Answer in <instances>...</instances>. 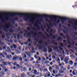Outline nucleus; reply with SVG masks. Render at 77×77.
Returning <instances> with one entry per match:
<instances>
[{"mask_svg":"<svg viewBox=\"0 0 77 77\" xmlns=\"http://www.w3.org/2000/svg\"><path fill=\"white\" fill-rule=\"evenodd\" d=\"M63 31L64 33H66V31L64 29H63Z\"/></svg>","mask_w":77,"mask_h":77,"instance_id":"obj_48","label":"nucleus"},{"mask_svg":"<svg viewBox=\"0 0 77 77\" xmlns=\"http://www.w3.org/2000/svg\"><path fill=\"white\" fill-rule=\"evenodd\" d=\"M58 75L59 77V76H62V75H62V74H58Z\"/></svg>","mask_w":77,"mask_h":77,"instance_id":"obj_62","label":"nucleus"},{"mask_svg":"<svg viewBox=\"0 0 77 77\" xmlns=\"http://www.w3.org/2000/svg\"><path fill=\"white\" fill-rule=\"evenodd\" d=\"M23 69L24 71H27V68H26V67H25L23 68Z\"/></svg>","mask_w":77,"mask_h":77,"instance_id":"obj_49","label":"nucleus"},{"mask_svg":"<svg viewBox=\"0 0 77 77\" xmlns=\"http://www.w3.org/2000/svg\"><path fill=\"white\" fill-rule=\"evenodd\" d=\"M38 35H43V33L41 32H38Z\"/></svg>","mask_w":77,"mask_h":77,"instance_id":"obj_29","label":"nucleus"},{"mask_svg":"<svg viewBox=\"0 0 77 77\" xmlns=\"http://www.w3.org/2000/svg\"><path fill=\"white\" fill-rule=\"evenodd\" d=\"M13 46L14 48H17V45H13Z\"/></svg>","mask_w":77,"mask_h":77,"instance_id":"obj_53","label":"nucleus"},{"mask_svg":"<svg viewBox=\"0 0 77 77\" xmlns=\"http://www.w3.org/2000/svg\"><path fill=\"white\" fill-rule=\"evenodd\" d=\"M61 19H60V20H61V21L62 24H64V23H65V21H66V20H69V23L70 24H73V21H75V20H70V19L68 18V17H61Z\"/></svg>","mask_w":77,"mask_h":77,"instance_id":"obj_3","label":"nucleus"},{"mask_svg":"<svg viewBox=\"0 0 77 77\" xmlns=\"http://www.w3.org/2000/svg\"><path fill=\"white\" fill-rule=\"evenodd\" d=\"M13 35L14 36V38H16L17 36H16L17 34V33H13Z\"/></svg>","mask_w":77,"mask_h":77,"instance_id":"obj_27","label":"nucleus"},{"mask_svg":"<svg viewBox=\"0 0 77 77\" xmlns=\"http://www.w3.org/2000/svg\"><path fill=\"white\" fill-rule=\"evenodd\" d=\"M5 18H6V20L7 21H8V20L9 19V17L8 16H6Z\"/></svg>","mask_w":77,"mask_h":77,"instance_id":"obj_43","label":"nucleus"},{"mask_svg":"<svg viewBox=\"0 0 77 77\" xmlns=\"http://www.w3.org/2000/svg\"><path fill=\"white\" fill-rule=\"evenodd\" d=\"M49 25L50 26H51V27H53V25L52 24V23L51 22H50V23L49 24Z\"/></svg>","mask_w":77,"mask_h":77,"instance_id":"obj_52","label":"nucleus"},{"mask_svg":"<svg viewBox=\"0 0 77 77\" xmlns=\"http://www.w3.org/2000/svg\"><path fill=\"white\" fill-rule=\"evenodd\" d=\"M37 16L38 17H40L42 18V17H45V18H52L53 20H54L55 22H56L57 23H60V21L59 20H58L56 21V20L57 19V18H59V19H61L62 18L61 17L58 16H56L55 17H54V16L53 15H48L45 14L43 15H41L40 14H37Z\"/></svg>","mask_w":77,"mask_h":77,"instance_id":"obj_2","label":"nucleus"},{"mask_svg":"<svg viewBox=\"0 0 77 77\" xmlns=\"http://www.w3.org/2000/svg\"><path fill=\"white\" fill-rule=\"evenodd\" d=\"M58 35H55V36L54 35L52 37V39H56L58 37Z\"/></svg>","mask_w":77,"mask_h":77,"instance_id":"obj_17","label":"nucleus"},{"mask_svg":"<svg viewBox=\"0 0 77 77\" xmlns=\"http://www.w3.org/2000/svg\"><path fill=\"white\" fill-rule=\"evenodd\" d=\"M24 44H25V45H27V44H28V42H24Z\"/></svg>","mask_w":77,"mask_h":77,"instance_id":"obj_64","label":"nucleus"},{"mask_svg":"<svg viewBox=\"0 0 77 77\" xmlns=\"http://www.w3.org/2000/svg\"><path fill=\"white\" fill-rule=\"evenodd\" d=\"M52 48H53L54 50H58V47H55L54 46H52Z\"/></svg>","mask_w":77,"mask_h":77,"instance_id":"obj_13","label":"nucleus"},{"mask_svg":"<svg viewBox=\"0 0 77 77\" xmlns=\"http://www.w3.org/2000/svg\"><path fill=\"white\" fill-rule=\"evenodd\" d=\"M14 20L15 21H18V19L17 18H16L14 19Z\"/></svg>","mask_w":77,"mask_h":77,"instance_id":"obj_57","label":"nucleus"},{"mask_svg":"<svg viewBox=\"0 0 77 77\" xmlns=\"http://www.w3.org/2000/svg\"><path fill=\"white\" fill-rule=\"evenodd\" d=\"M77 63L76 62L74 63V66L75 67L76 66H77Z\"/></svg>","mask_w":77,"mask_h":77,"instance_id":"obj_42","label":"nucleus"},{"mask_svg":"<svg viewBox=\"0 0 77 77\" xmlns=\"http://www.w3.org/2000/svg\"><path fill=\"white\" fill-rule=\"evenodd\" d=\"M18 57L17 55H14L12 59L13 60H15L18 59Z\"/></svg>","mask_w":77,"mask_h":77,"instance_id":"obj_11","label":"nucleus"},{"mask_svg":"<svg viewBox=\"0 0 77 77\" xmlns=\"http://www.w3.org/2000/svg\"><path fill=\"white\" fill-rule=\"evenodd\" d=\"M2 38H5V34H4L3 35H2Z\"/></svg>","mask_w":77,"mask_h":77,"instance_id":"obj_60","label":"nucleus"},{"mask_svg":"<svg viewBox=\"0 0 77 77\" xmlns=\"http://www.w3.org/2000/svg\"><path fill=\"white\" fill-rule=\"evenodd\" d=\"M61 69H63V70H60L59 72V73L60 74H62V73H63V71H66V69L65 67H63V66H62L60 68Z\"/></svg>","mask_w":77,"mask_h":77,"instance_id":"obj_7","label":"nucleus"},{"mask_svg":"<svg viewBox=\"0 0 77 77\" xmlns=\"http://www.w3.org/2000/svg\"><path fill=\"white\" fill-rule=\"evenodd\" d=\"M50 75H51V74H50V72H48L47 74L48 77H50Z\"/></svg>","mask_w":77,"mask_h":77,"instance_id":"obj_32","label":"nucleus"},{"mask_svg":"<svg viewBox=\"0 0 77 77\" xmlns=\"http://www.w3.org/2000/svg\"><path fill=\"white\" fill-rule=\"evenodd\" d=\"M45 35L46 36V39H48L50 37V35L48 34V33L46 32V34H45Z\"/></svg>","mask_w":77,"mask_h":77,"instance_id":"obj_15","label":"nucleus"},{"mask_svg":"<svg viewBox=\"0 0 77 77\" xmlns=\"http://www.w3.org/2000/svg\"><path fill=\"white\" fill-rule=\"evenodd\" d=\"M2 21L3 23H5L6 22V21H5L3 19V20H2Z\"/></svg>","mask_w":77,"mask_h":77,"instance_id":"obj_40","label":"nucleus"},{"mask_svg":"<svg viewBox=\"0 0 77 77\" xmlns=\"http://www.w3.org/2000/svg\"><path fill=\"white\" fill-rule=\"evenodd\" d=\"M9 14L11 15V16H16V15H19L20 17H22L23 16V17H26V18H24L25 21H27L29 18H30L31 19L30 20V22L32 23H33V21L35 20V19L36 18V17H34L33 19H32V17L27 15L25 14H21V13H9Z\"/></svg>","mask_w":77,"mask_h":77,"instance_id":"obj_1","label":"nucleus"},{"mask_svg":"<svg viewBox=\"0 0 77 77\" xmlns=\"http://www.w3.org/2000/svg\"><path fill=\"white\" fill-rule=\"evenodd\" d=\"M19 59L20 60V61H22L23 60V58L22 57H19Z\"/></svg>","mask_w":77,"mask_h":77,"instance_id":"obj_37","label":"nucleus"},{"mask_svg":"<svg viewBox=\"0 0 77 77\" xmlns=\"http://www.w3.org/2000/svg\"><path fill=\"white\" fill-rule=\"evenodd\" d=\"M69 59H68L67 57H66L64 59V61L66 63H68V60H69Z\"/></svg>","mask_w":77,"mask_h":77,"instance_id":"obj_12","label":"nucleus"},{"mask_svg":"<svg viewBox=\"0 0 77 77\" xmlns=\"http://www.w3.org/2000/svg\"><path fill=\"white\" fill-rule=\"evenodd\" d=\"M20 36V34H18L17 35V39H19Z\"/></svg>","mask_w":77,"mask_h":77,"instance_id":"obj_41","label":"nucleus"},{"mask_svg":"<svg viewBox=\"0 0 77 77\" xmlns=\"http://www.w3.org/2000/svg\"><path fill=\"white\" fill-rule=\"evenodd\" d=\"M52 44H53L57 46L58 45V43L57 42H55V40H54L52 41Z\"/></svg>","mask_w":77,"mask_h":77,"instance_id":"obj_10","label":"nucleus"},{"mask_svg":"<svg viewBox=\"0 0 77 77\" xmlns=\"http://www.w3.org/2000/svg\"><path fill=\"white\" fill-rule=\"evenodd\" d=\"M26 28H27V30L28 31H29V30H30V28L29 27H27Z\"/></svg>","mask_w":77,"mask_h":77,"instance_id":"obj_54","label":"nucleus"},{"mask_svg":"<svg viewBox=\"0 0 77 77\" xmlns=\"http://www.w3.org/2000/svg\"><path fill=\"white\" fill-rule=\"evenodd\" d=\"M60 36L62 37H63V36H64V34H63V33H61L60 34Z\"/></svg>","mask_w":77,"mask_h":77,"instance_id":"obj_59","label":"nucleus"},{"mask_svg":"<svg viewBox=\"0 0 77 77\" xmlns=\"http://www.w3.org/2000/svg\"><path fill=\"white\" fill-rule=\"evenodd\" d=\"M50 30L51 33H55L56 32V31L55 30H53L51 29Z\"/></svg>","mask_w":77,"mask_h":77,"instance_id":"obj_16","label":"nucleus"},{"mask_svg":"<svg viewBox=\"0 0 77 77\" xmlns=\"http://www.w3.org/2000/svg\"><path fill=\"white\" fill-rule=\"evenodd\" d=\"M38 24H41V22L39 21H38V23H36L35 25H34V26L35 27H38L37 28V30H40V27L39 26H38Z\"/></svg>","mask_w":77,"mask_h":77,"instance_id":"obj_8","label":"nucleus"},{"mask_svg":"<svg viewBox=\"0 0 77 77\" xmlns=\"http://www.w3.org/2000/svg\"><path fill=\"white\" fill-rule=\"evenodd\" d=\"M64 58V57H62L61 58V61H63V60Z\"/></svg>","mask_w":77,"mask_h":77,"instance_id":"obj_56","label":"nucleus"},{"mask_svg":"<svg viewBox=\"0 0 77 77\" xmlns=\"http://www.w3.org/2000/svg\"><path fill=\"white\" fill-rule=\"evenodd\" d=\"M67 35H66V37L67 38V41L68 42V44H70V45H72V43H71V41H70V40H69L70 39H71L70 38V37L68 36V33H67Z\"/></svg>","mask_w":77,"mask_h":77,"instance_id":"obj_6","label":"nucleus"},{"mask_svg":"<svg viewBox=\"0 0 77 77\" xmlns=\"http://www.w3.org/2000/svg\"><path fill=\"white\" fill-rule=\"evenodd\" d=\"M47 48H48V52L51 53L53 51V49L50 46H48Z\"/></svg>","mask_w":77,"mask_h":77,"instance_id":"obj_9","label":"nucleus"},{"mask_svg":"<svg viewBox=\"0 0 77 77\" xmlns=\"http://www.w3.org/2000/svg\"><path fill=\"white\" fill-rule=\"evenodd\" d=\"M33 59H34L33 57H31V60H30V61H33Z\"/></svg>","mask_w":77,"mask_h":77,"instance_id":"obj_61","label":"nucleus"},{"mask_svg":"<svg viewBox=\"0 0 77 77\" xmlns=\"http://www.w3.org/2000/svg\"><path fill=\"white\" fill-rule=\"evenodd\" d=\"M74 24L76 26H77V20L74 23Z\"/></svg>","mask_w":77,"mask_h":77,"instance_id":"obj_45","label":"nucleus"},{"mask_svg":"<svg viewBox=\"0 0 77 77\" xmlns=\"http://www.w3.org/2000/svg\"><path fill=\"white\" fill-rule=\"evenodd\" d=\"M7 57L8 59H11L12 57V56L11 55H8L7 56Z\"/></svg>","mask_w":77,"mask_h":77,"instance_id":"obj_25","label":"nucleus"},{"mask_svg":"<svg viewBox=\"0 0 77 77\" xmlns=\"http://www.w3.org/2000/svg\"><path fill=\"white\" fill-rule=\"evenodd\" d=\"M11 23H8L6 26H3L1 25V23L0 22V27H2L4 28V29H2V30H3L4 31H5L6 32H8V31L9 30V29H9V28L11 27Z\"/></svg>","mask_w":77,"mask_h":77,"instance_id":"obj_4","label":"nucleus"},{"mask_svg":"<svg viewBox=\"0 0 77 77\" xmlns=\"http://www.w3.org/2000/svg\"><path fill=\"white\" fill-rule=\"evenodd\" d=\"M5 43L2 42V40L0 41V45H4Z\"/></svg>","mask_w":77,"mask_h":77,"instance_id":"obj_26","label":"nucleus"},{"mask_svg":"<svg viewBox=\"0 0 77 77\" xmlns=\"http://www.w3.org/2000/svg\"><path fill=\"white\" fill-rule=\"evenodd\" d=\"M42 51L43 52H45V53H46V52L47 51V48H44L43 49Z\"/></svg>","mask_w":77,"mask_h":77,"instance_id":"obj_23","label":"nucleus"},{"mask_svg":"<svg viewBox=\"0 0 77 77\" xmlns=\"http://www.w3.org/2000/svg\"><path fill=\"white\" fill-rule=\"evenodd\" d=\"M34 40V41H38V39L36 38H35Z\"/></svg>","mask_w":77,"mask_h":77,"instance_id":"obj_55","label":"nucleus"},{"mask_svg":"<svg viewBox=\"0 0 77 77\" xmlns=\"http://www.w3.org/2000/svg\"><path fill=\"white\" fill-rule=\"evenodd\" d=\"M55 66H56V69H59V66H58L56 65H55Z\"/></svg>","mask_w":77,"mask_h":77,"instance_id":"obj_39","label":"nucleus"},{"mask_svg":"<svg viewBox=\"0 0 77 77\" xmlns=\"http://www.w3.org/2000/svg\"><path fill=\"white\" fill-rule=\"evenodd\" d=\"M25 32L26 33L24 34V37H26V34H27V32H28L26 30L25 31Z\"/></svg>","mask_w":77,"mask_h":77,"instance_id":"obj_30","label":"nucleus"},{"mask_svg":"<svg viewBox=\"0 0 77 77\" xmlns=\"http://www.w3.org/2000/svg\"><path fill=\"white\" fill-rule=\"evenodd\" d=\"M32 41V40H31V39H30V38H29L28 39V41L29 42H31V41Z\"/></svg>","mask_w":77,"mask_h":77,"instance_id":"obj_50","label":"nucleus"},{"mask_svg":"<svg viewBox=\"0 0 77 77\" xmlns=\"http://www.w3.org/2000/svg\"><path fill=\"white\" fill-rule=\"evenodd\" d=\"M41 27L42 29V30H43V31H44V27H43L42 26H41Z\"/></svg>","mask_w":77,"mask_h":77,"instance_id":"obj_51","label":"nucleus"},{"mask_svg":"<svg viewBox=\"0 0 77 77\" xmlns=\"http://www.w3.org/2000/svg\"><path fill=\"white\" fill-rule=\"evenodd\" d=\"M43 40L42 39L38 41V42H39V44H43Z\"/></svg>","mask_w":77,"mask_h":77,"instance_id":"obj_24","label":"nucleus"},{"mask_svg":"<svg viewBox=\"0 0 77 77\" xmlns=\"http://www.w3.org/2000/svg\"><path fill=\"white\" fill-rule=\"evenodd\" d=\"M8 35H10V36H11V33H8V34L6 35L7 36H8Z\"/></svg>","mask_w":77,"mask_h":77,"instance_id":"obj_63","label":"nucleus"},{"mask_svg":"<svg viewBox=\"0 0 77 77\" xmlns=\"http://www.w3.org/2000/svg\"><path fill=\"white\" fill-rule=\"evenodd\" d=\"M57 40L58 41H62L63 40V39L61 37H59L57 38Z\"/></svg>","mask_w":77,"mask_h":77,"instance_id":"obj_14","label":"nucleus"},{"mask_svg":"<svg viewBox=\"0 0 77 77\" xmlns=\"http://www.w3.org/2000/svg\"><path fill=\"white\" fill-rule=\"evenodd\" d=\"M30 28H31V29H32V30H34V31H36V28L34 27H33V28H32V26H30Z\"/></svg>","mask_w":77,"mask_h":77,"instance_id":"obj_28","label":"nucleus"},{"mask_svg":"<svg viewBox=\"0 0 77 77\" xmlns=\"http://www.w3.org/2000/svg\"><path fill=\"white\" fill-rule=\"evenodd\" d=\"M51 44V43H50V42H46L45 43V46H47V45L48 44Z\"/></svg>","mask_w":77,"mask_h":77,"instance_id":"obj_22","label":"nucleus"},{"mask_svg":"<svg viewBox=\"0 0 77 77\" xmlns=\"http://www.w3.org/2000/svg\"><path fill=\"white\" fill-rule=\"evenodd\" d=\"M30 33L33 35L32 37L33 36H34V37H36V36L38 34L36 32L34 33V32H33V31H31L30 32H29L27 34V37H26L25 36V38H28V37H29V36H30Z\"/></svg>","mask_w":77,"mask_h":77,"instance_id":"obj_5","label":"nucleus"},{"mask_svg":"<svg viewBox=\"0 0 77 77\" xmlns=\"http://www.w3.org/2000/svg\"><path fill=\"white\" fill-rule=\"evenodd\" d=\"M25 52L26 53V54H27V56H29V55H30V54H29V53H28L27 52V51H26Z\"/></svg>","mask_w":77,"mask_h":77,"instance_id":"obj_47","label":"nucleus"},{"mask_svg":"<svg viewBox=\"0 0 77 77\" xmlns=\"http://www.w3.org/2000/svg\"><path fill=\"white\" fill-rule=\"evenodd\" d=\"M74 62L72 60H70L69 62V64H70L71 65H72Z\"/></svg>","mask_w":77,"mask_h":77,"instance_id":"obj_19","label":"nucleus"},{"mask_svg":"<svg viewBox=\"0 0 77 77\" xmlns=\"http://www.w3.org/2000/svg\"><path fill=\"white\" fill-rule=\"evenodd\" d=\"M2 63L3 65H7V63L5 61L3 62Z\"/></svg>","mask_w":77,"mask_h":77,"instance_id":"obj_33","label":"nucleus"},{"mask_svg":"<svg viewBox=\"0 0 77 77\" xmlns=\"http://www.w3.org/2000/svg\"><path fill=\"white\" fill-rule=\"evenodd\" d=\"M24 72H23L21 74V77H24Z\"/></svg>","mask_w":77,"mask_h":77,"instance_id":"obj_31","label":"nucleus"},{"mask_svg":"<svg viewBox=\"0 0 77 77\" xmlns=\"http://www.w3.org/2000/svg\"><path fill=\"white\" fill-rule=\"evenodd\" d=\"M25 52L26 53V54H27V56H29V55H30V54H29V53H28L27 52V51H26Z\"/></svg>","mask_w":77,"mask_h":77,"instance_id":"obj_46","label":"nucleus"},{"mask_svg":"<svg viewBox=\"0 0 77 77\" xmlns=\"http://www.w3.org/2000/svg\"><path fill=\"white\" fill-rule=\"evenodd\" d=\"M60 45L61 46V47H63V42H60Z\"/></svg>","mask_w":77,"mask_h":77,"instance_id":"obj_36","label":"nucleus"},{"mask_svg":"<svg viewBox=\"0 0 77 77\" xmlns=\"http://www.w3.org/2000/svg\"><path fill=\"white\" fill-rule=\"evenodd\" d=\"M43 48L41 46L38 47L39 50H42Z\"/></svg>","mask_w":77,"mask_h":77,"instance_id":"obj_35","label":"nucleus"},{"mask_svg":"<svg viewBox=\"0 0 77 77\" xmlns=\"http://www.w3.org/2000/svg\"><path fill=\"white\" fill-rule=\"evenodd\" d=\"M14 32V30L13 29H11L10 30V33H13Z\"/></svg>","mask_w":77,"mask_h":77,"instance_id":"obj_38","label":"nucleus"},{"mask_svg":"<svg viewBox=\"0 0 77 77\" xmlns=\"http://www.w3.org/2000/svg\"><path fill=\"white\" fill-rule=\"evenodd\" d=\"M59 48H60V50H61L62 51H63V48H62L60 47V46H59Z\"/></svg>","mask_w":77,"mask_h":77,"instance_id":"obj_44","label":"nucleus"},{"mask_svg":"<svg viewBox=\"0 0 77 77\" xmlns=\"http://www.w3.org/2000/svg\"><path fill=\"white\" fill-rule=\"evenodd\" d=\"M5 74L3 72H1L0 74V75L1 77H3Z\"/></svg>","mask_w":77,"mask_h":77,"instance_id":"obj_18","label":"nucleus"},{"mask_svg":"<svg viewBox=\"0 0 77 77\" xmlns=\"http://www.w3.org/2000/svg\"><path fill=\"white\" fill-rule=\"evenodd\" d=\"M73 29H74V30H77V27H76L75 26H73Z\"/></svg>","mask_w":77,"mask_h":77,"instance_id":"obj_34","label":"nucleus"},{"mask_svg":"<svg viewBox=\"0 0 77 77\" xmlns=\"http://www.w3.org/2000/svg\"><path fill=\"white\" fill-rule=\"evenodd\" d=\"M52 69V67L50 66L49 67V70H50V71H51V69Z\"/></svg>","mask_w":77,"mask_h":77,"instance_id":"obj_58","label":"nucleus"},{"mask_svg":"<svg viewBox=\"0 0 77 77\" xmlns=\"http://www.w3.org/2000/svg\"><path fill=\"white\" fill-rule=\"evenodd\" d=\"M8 50H7V51L8 53H9L11 52V49L10 48V47H8L7 48Z\"/></svg>","mask_w":77,"mask_h":77,"instance_id":"obj_20","label":"nucleus"},{"mask_svg":"<svg viewBox=\"0 0 77 77\" xmlns=\"http://www.w3.org/2000/svg\"><path fill=\"white\" fill-rule=\"evenodd\" d=\"M33 72L34 71V74H36L37 72V70H34V69L32 70L31 71L32 72H33Z\"/></svg>","mask_w":77,"mask_h":77,"instance_id":"obj_21","label":"nucleus"}]
</instances>
